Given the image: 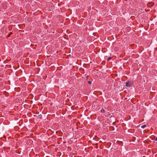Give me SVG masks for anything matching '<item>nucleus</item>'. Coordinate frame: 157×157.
Listing matches in <instances>:
<instances>
[{
	"instance_id": "1",
	"label": "nucleus",
	"mask_w": 157,
	"mask_h": 157,
	"mask_svg": "<svg viewBox=\"0 0 157 157\" xmlns=\"http://www.w3.org/2000/svg\"><path fill=\"white\" fill-rule=\"evenodd\" d=\"M132 85V83L129 82H128L126 83V86L127 87H130Z\"/></svg>"
},
{
	"instance_id": "2",
	"label": "nucleus",
	"mask_w": 157,
	"mask_h": 157,
	"mask_svg": "<svg viewBox=\"0 0 157 157\" xmlns=\"http://www.w3.org/2000/svg\"><path fill=\"white\" fill-rule=\"evenodd\" d=\"M146 125H143V126H141V128H144L145 127H146Z\"/></svg>"
},
{
	"instance_id": "3",
	"label": "nucleus",
	"mask_w": 157,
	"mask_h": 157,
	"mask_svg": "<svg viewBox=\"0 0 157 157\" xmlns=\"http://www.w3.org/2000/svg\"><path fill=\"white\" fill-rule=\"evenodd\" d=\"M101 113H105V111L104 110V109H102L101 110Z\"/></svg>"
},
{
	"instance_id": "4",
	"label": "nucleus",
	"mask_w": 157,
	"mask_h": 157,
	"mask_svg": "<svg viewBox=\"0 0 157 157\" xmlns=\"http://www.w3.org/2000/svg\"><path fill=\"white\" fill-rule=\"evenodd\" d=\"M88 83L89 84H91L92 83V82L91 81H88Z\"/></svg>"
},
{
	"instance_id": "5",
	"label": "nucleus",
	"mask_w": 157,
	"mask_h": 157,
	"mask_svg": "<svg viewBox=\"0 0 157 157\" xmlns=\"http://www.w3.org/2000/svg\"><path fill=\"white\" fill-rule=\"evenodd\" d=\"M111 59V57H109L108 59V60H110Z\"/></svg>"
},
{
	"instance_id": "6",
	"label": "nucleus",
	"mask_w": 157,
	"mask_h": 157,
	"mask_svg": "<svg viewBox=\"0 0 157 157\" xmlns=\"http://www.w3.org/2000/svg\"><path fill=\"white\" fill-rule=\"evenodd\" d=\"M155 141H157V137L156 138V139H155Z\"/></svg>"
},
{
	"instance_id": "7",
	"label": "nucleus",
	"mask_w": 157,
	"mask_h": 157,
	"mask_svg": "<svg viewBox=\"0 0 157 157\" xmlns=\"http://www.w3.org/2000/svg\"><path fill=\"white\" fill-rule=\"evenodd\" d=\"M88 75H87V76H86V78H88Z\"/></svg>"
},
{
	"instance_id": "8",
	"label": "nucleus",
	"mask_w": 157,
	"mask_h": 157,
	"mask_svg": "<svg viewBox=\"0 0 157 157\" xmlns=\"http://www.w3.org/2000/svg\"><path fill=\"white\" fill-rule=\"evenodd\" d=\"M109 115V114H108V115H106V116H109V115Z\"/></svg>"
},
{
	"instance_id": "9",
	"label": "nucleus",
	"mask_w": 157,
	"mask_h": 157,
	"mask_svg": "<svg viewBox=\"0 0 157 157\" xmlns=\"http://www.w3.org/2000/svg\"><path fill=\"white\" fill-rule=\"evenodd\" d=\"M10 36V35H9L8 36V37H9Z\"/></svg>"
},
{
	"instance_id": "10",
	"label": "nucleus",
	"mask_w": 157,
	"mask_h": 157,
	"mask_svg": "<svg viewBox=\"0 0 157 157\" xmlns=\"http://www.w3.org/2000/svg\"><path fill=\"white\" fill-rule=\"evenodd\" d=\"M12 33H10V34H11Z\"/></svg>"
}]
</instances>
